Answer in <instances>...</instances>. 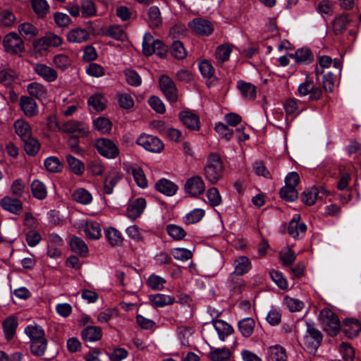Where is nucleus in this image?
Segmentation results:
<instances>
[{
    "label": "nucleus",
    "mask_w": 361,
    "mask_h": 361,
    "mask_svg": "<svg viewBox=\"0 0 361 361\" xmlns=\"http://www.w3.org/2000/svg\"><path fill=\"white\" fill-rule=\"evenodd\" d=\"M233 50V46L230 44H221L217 47L215 51V57L218 63H223L227 61Z\"/></svg>",
    "instance_id": "nucleus-38"
},
{
    "label": "nucleus",
    "mask_w": 361,
    "mask_h": 361,
    "mask_svg": "<svg viewBox=\"0 0 361 361\" xmlns=\"http://www.w3.org/2000/svg\"><path fill=\"white\" fill-rule=\"evenodd\" d=\"M343 331L348 338H352L356 336L361 331V324L357 319H345L344 322Z\"/></svg>",
    "instance_id": "nucleus-28"
},
{
    "label": "nucleus",
    "mask_w": 361,
    "mask_h": 361,
    "mask_svg": "<svg viewBox=\"0 0 361 361\" xmlns=\"http://www.w3.org/2000/svg\"><path fill=\"white\" fill-rule=\"evenodd\" d=\"M298 93L300 97H309V99L312 101L319 100L322 96V91L319 87H316L313 82L306 79L304 82L299 85Z\"/></svg>",
    "instance_id": "nucleus-10"
},
{
    "label": "nucleus",
    "mask_w": 361,
    "mask_h": 361,
    "mask_svg": "<svg viewBox=\"0 0 361 361\" xmlns=\"http://www.w3.org/2000/svg\"><path fill=\"white\" fill-rule=\"evenodd\" d=\"M16 133L23 140L32 135V129L30 124L23 119H18L14 123Z\"/></svg>",
    "instance_id": "nucleus-33"
},
{
    "label": "nucleus",
    "mask_w": 361,
    "mask_h": 361,
    "mask_svg": "<svg viewBox=\"0 0 361 361\" xmlns=\"http://www.w3.org/2000/svg\"><path fill=\"white\" fill-rule=\"evenodd\" d=\"M31 191L33 196L39 200H44L47 195L45 185L39 180H34L32 182Z\"/></svg>",
    "instance_id": "nucleus-45"
},
{
    "label": "nucleus",
    "mask_w": 361,
    "mask_h": 361,
    "mask_svg": "<svg viewBox=\"0 0 361 361\" xmlns=\"http://www.w3.org/2000/svg\"><path fill=\"white\" fill-rule=\"evenodd\" d=\"M238 88L245 99L252 100L256 97V87L254 85L244 81H239L238 82Z\"/></svg>",
    "instance_id": "nucleus-39"
},
{
    "label": "nucleus",
    "mask_w": 361,
    "mask_h": 361,
    "mask_svg": "<svg viewBox=\"0 0 361 361\" xmlns=\"http://www.w3.org/2000/svg\"><path fill=\"white\" fill-rule=\"evenodd\" d=\"M94 127L102 133H108L111 131L112 127L111 121L104 117H99L94 122Z\"/></svg>",
    "instance_id": "nucleus-52"
},
{
    "label": "nucleus",
    "mask_w": 361,
    "mask_h": 361,
    "mask_svg": "<svg viewBox=\"0 0 361 361\" xmlns=\"http://www.w3.org/2000/svg\"><path fill=\"white\" fill-rule=\"evenodd\" d=\"M170 53L173 57L177 59H183L187 55L183 44L180 41L173 42L170 49Z\"/></svg>",
    "instance_id": "nucleus-56"
},
{
    "label": "nucleus",
    "mask_w": 361,
    "mask_h": 361,
    "mask_svg": "<svg viewBox=\"0 0 361 361\" xmlns=\"http://www.w3.org/2000/svg\"><path fill=\"white\" fill-rule=\"evenodd\" d=\"M104 234L111 246L116 247L122 245L123 238L121 232L117 229L109 227L105 231Z\"/></svg>",
    "instance_id": "nucleus-34"
},
{
    "label": "nucleus",
    "mask_w": 361,
    "mask_h": 361,
    "mask_svg": "<svg viewBox=\"0 0 361 361\" xmlns=\"http://www.w3.org/2000/svg\"><path fill=\"white\" fill-rule=\"evenodd\" d=\"M5 51L12 54H17L24 50V43L22 39L15 32L7 34L3 40Z\"/></svg>",
    "instance_id": "nucleus-9"
},
{
    "label": "nucleus",
    "mask_w": 361,
    "mask_h": 361,
    "mask_svg": "<svg viewBox=\"0 0 361 361\" xmlns=\"http://www.w3.org/2000/svg\"><path fill=\"white\" fill-rule=\"evenodd\" d=\"M73 199L82 204H88L92 200V195L84 188L77 189L73 194Z\"/></svg>",
    "instance_id": "nucleus-50"
},
{
    "label": "nucleus",
    "mask_w": 361,
    "mask_h": 361,
    "mask_svg": "<svg viewBox=\"0 0 361 361\" xmlns=\"http://www.w3.org/2000/svg\"><path fill=\"white\" fill-rule=\"evenodd\" d=\"M205 212L202 209H194L183 218V222L187 224H193L199 222L204 216Z\"/></svg>",
    "instance_id": "nucleus-44"
},
{
    "label": "nucleus",
    "mask_w": 361,
    "mask_h": 361,
    "mask_svg": "<svg viewBox=\"0 0 361 361\" xmlns=\"http://www.w3.org/2000/svg\"><path fill=\"white\" fill-rule=\"evenodd\" d=\"M66 161L71 171L75 175H82L85 171L84 164L71 154H68L66 157Z\"/></svg>",
    "instance_id": "nucleus-43"
},
{
    "label": "nucleus",
    "mask_w": 361,
    "mask_h": 361,
    "mask_svg": "<svg viewBox=\"0 0 361 361\" xmlns=\"http://www.w3.org/2000/svg\"><path fill=\"white\" fill-rule=\"evenodd\" d=\"M85 236L90 240H97L101 237V228L97 222L85 221L82 226Z\"/></svg>",
    "instance_id": "nucleus-23"
},
{
    "label": "nucleus",
    "mask_w": 361,
    "mask_h": 361,
    "mask_svg": "<svg viewBox=\"0 0 361 361\" xmlns=\"http://www.w3.org/2000/svg\"><path fill=\"white\" fill-rule=\"evenodd\" d=\"M53 63L56 68L64 71L71 66L72 61L68 55L59 54L54 56Z\"/></svg>",
    "instance_id": "nucleus-47"
},
{
    "label": "nucleus",
    "mask_w": 361,
    "mask_h": 361,
    "mask_svg": "<svg viewBox=\"0 0 361 361\" xmlns=\"http://www.w3.org/2000/svg\"><path fill=\"white\" fill-rule=\"evenodd\" d=\"M318 194V188L312 187L302 193V200L306 205L312 206L315 203Z\"/></svg>",
    "instance_id": "nucleus-51"
},
{
    "label": "nucleus",
    "mask_w": 361,
    "mask_h": 361,
    "mask_svg": "<svg viewBox=\"0 0 361 361\" xmlns=\"http://www.w3.org/2000/svg\"><path fill=\"white\" fill-rule=\"evenodd\" d=\"M208 202L212 207L219 206L221 203V197L216 188L212 187L207 191Z\"/></svg>",
    "instance_id": "nucleus-63"
},
{
    "label": "nucleus",
    "mask_w": 361,
    "mask_h": 361,
    "mask_svg": "<svg viewBox=\"0 0 361 361\" xmlns=\"http://www.w3.org/2000/svg\"><path fill=\"white\" fill-rule=\"evenodd\" d=\"M34 71L47 82H54L57 79L58 74L56 70L43 63H37L34 66Z\"/></svg>",
    "instance_id": "nucleus-17"
},
{
    "label": "nucleus",
    "mask_w": 361,
    "mask_h": 361,
    "mask_svg": "<svg viewBox=\"0 0 361 361\" xmlns=\"http://www.w3.org/2000/svg\"><path fill=\"white\" fill-rule=\"evenodd\" d=\"M46 169L51 173H57L62 170L63 164L56 157H49L44 161Z\"/></svg>",
    "instance_id": "nucleus-53"
},
{
    "label": "nucleus",
    "mask_w": 361,
    "mask_h": 361,
    "mask_svg": "<svg viewBox=\"0 0 361 361\" xmlns=\"http://www.w3.org/2000/svg\"><path fill=\"white\" fill-rule=\"evenodd\" d=\"M213 326L221 341H224L227 336L233 332V327L223 320L213 321Z\"/></svg>",
    "instance_id": "nucleus-32"
},
{
    "label": "nucleus",
    "mask_w": 361,
    "mask_h": 361,
    "mask_svg": "<svg viewBox=\"0 0 361 361\" xmlns=\"http://www.w3.org/2000/svg\"><path fill=\"white\" fill-rule=\"evenodd\" d=\"M71 249L75 253L85 257L87 255L89 249L83 240L78 236H73L69 242Z\"/></svg>",
    "instance_id": "nucleus-31"
},
{
    "label": "nucleus",
    "mask_w": 361,
    "mask_h": 361,
    "mask_svg": "<svg viewBox=\"0 0 361 361\" xmlns=\"http://www.w3.org/2000/svg\"><path fill=\"white\" fill-rule=\"evenodd\" d=\"M319 321L324 331L331 336H335L340 329L339 319L329 308L326 307L320 311Z\"/></svg>",
    "instance_id": "nucleus-2"
},
{
    "label": "nucleus",
    "mask_w": 361,
    "mask_h": 361,
    "mask_svg": "<svg viewBox=\"0 0 361 361\" xmlns=\"http://www.w3.org/2000/svg\"><path fill=\"white\" fill-rule=\"evenodd\" d=\"M268 361H288L286 349L279 345L270 346L268 348Z\"/></svg>",
    "instance_id": "nucleus-22"
},
{
    "label": "nucleus",
    "mask_w": 361,
    "mask_h": 361,
    "mask_svg": "<svg viewBox=\"0 0 361 361\" xmlns=\"http://www.w3.org/2000/svg\"><path fill=\"white\" fill-rule=\"evenodd\" d=\"M188 26L192 33L201 37L211 35L214 30L212 22L202 17L193 18L188 22Z\"/></svg>",
    "instance_id": "nucleus-4"
},
{
    "label": "nucleus",
    "mask_w": 361,
    "mask_h": 361,
    "mask_svg": "<svg viewBox=\"0 0 361 361\" xmlns=\"http://www.w3.org/2000/svg\"><path fill=\"white\" fill-rule=\"evenodd\" d=\"M63 132L73 134L76 137H85L87 135L88 129L84 123L76 121H68L61 127Z\"/></svg>",
    "instance_id": "nucleus-12"
},
{
    "label": "nucleus",
    "mask_w": 361,
    "mask_h": 361,
    "mask_svg": "<svg viewBox=\"0 0 361 361\" xmlns=\"http://www.w3.org/2000/svg\"><path fill=\"white\" fill-rule=\"evenodd\" d=\"M23 142L24 149L28 155H35L40 149L39 141L30 135L29 137L22 140Z\"/></svg>",
    "instance_id": "nucleus-42"
},
{
    "label": "nucleus",
    "mask_w": 361,
    "mask_h": 361,
    "mask_svg": "<svg viewBox=\"0 0 361 361\" xmlns=\"http://www.w3.org/2000/svg\"><path fill=\"white\" fill-rule=\"evenodd\" d=\"M27 91L31 97L42 100L47 95V90L44 85L41 83L33 82L27 87Z\"/></svg>",
    "instance_id": "nucleus-27"
},
{
    "label": "nucleus",
    "mask_w": 361,
    "mask_h": 361,
    "mask_svg": "<svg viewBox=\"0 0 361 361\" xmlns=\"http://www.w3.org/2000/svg\"><path fill=\"white\" fill-rule=\"evenodd\" d=\"M32 8L39 18H44L49 11V5L46 0H31Z\"/></svg>",
    "instance_id": "nucleus-37"
},
{
    "label": "nucleus",
    "mask_w": 361,
    "mask_h": 361,
    "mask_svg": "<svg viewBox=\"0 0 361 361\" xmlns=\"http://www.w3.org/2000/svg\"><path fill=\"white\" fill-rule=\"evenodd\" d=\"M89 38V33L85 29L74 28L67 34V39L71 43H82Z\"/></svg>",
    "instance_id": "nucleus-29"
},
{
    "label": "nucleus",
    "mask_w": 361,
    "mask_h": 361,
    "mask_svg": "<svg viewBox=\"0 0 361 361\" xmlns=\"http://www.w3.org/2000/svg\"><path fill=\"white\" fill-rule=\"evenodd\" d=\"M279 256L283 266H290L295 261L296 258L294 252L290 247H286L281 250Z\"/></svg>",
    "instance_id": "nucleus-62"
},
{
    "label": "nucleus",
    "mask_w": 361,
    "mask_h": 361,
    "mask_svg": "<svg viewBox=\"0 0 361 361\" xmlns=\"http://www.w3.org/2000/svg\"><path fill=\"white\" fill-rule=\"evenodd\" d=\"M307 334L304 336V342L307 348L310 350H316L320 345L323 336L314 324L310 322H306Z\"/></svg>",
    "instance_id": "nucleus-8"
},
{
    "label": "nucleus",
    "mask_w": 361,
    "mask_h": 361,
    "mask_svg": "<svg viewBox=\"0 0 361 361\" xmlns=\"http://www.w3.org/2000/svg\"><path fill=\"white\" fill-rule=\"evenodd\" d=\"M0 205L4 210L13 214H19L23 210L22 202L18 198L9 196L4 197L1 199Z\"/></svg>",
    "instance_id": "nucleus-16"
},
{
    "label": "nucleus",
    "mask_w": 361,
    "mask_h": 361,
    "mask_svg": "<svg viewBox=\"0 0 361 361\" xmlns=\"http://www.w3.org/2000/svg\"><path fill=\"white\" fill-rule=\"evenodd\" d=\"M121 179V176L117 172L109 173L104 181V190L105 193L110 195L113 192L114 188Z\"/></svg>",
    "instance_id": "nucleus-41"
},
{
    "label": "nucleus",
    "mask_w": 361,
    "mask_h": 361,
    "mask_svg": "<svg viewBox=\"0 0 361 361\" xmlns=\"http://www.w3.org/2000/svg\"><path fill=\"white\" fill-rule=\"evenodd\" d=\"M349 23L347 15H341L336 18L333 23V30L335 34L342 33L347 27Z\"/></svg>",
    "instance_id": "nucleus-54"
},
{
    "label": "nucleus",
    "mask_w": 361,
    "mask_h": 361,
    "mask_svg": "<svg viewBox=\"0 0 361 361\" xmlns=\"http://www.w3.org/2000/svg\"><path fill=\"white\" fill-rule=\"evenodd\" d=\"M185 190L191 197H197L204 193L205 184L203 179L199 176H195L186 181Z\"/></svg>",
    "instance_id": "nucleus-11"
},
{
    "label": "nucleus",
    "mask_w": 361,
    "mask_h": 361,
    "mask_svg": "<svg viewBox=\"0 0 361 361\" xmlns=\"http://www.w3.org/2000/svg\"><path fill=\"white\" fill-rule=\"evenodd\" d=\"M255 322L250 317L241 319L238 322V329L241 334L246 338L250 337L254 331Z\"/></svg>",
    "instance_id": "nucleus-36"
},
{
    "label": "nucleus",
    "mask_w": 361,
    "mask_h": 361,
    "mask_svg": "<svg viewBox=\"0 0 361 361\" xmlns=\"http://www.w3.org/2000/svg\"><path fill=\"white\" fill-rule=\"evenodd\" d=\"M234 271L229 277V281H233L235 276H243L247 273L252 267V264L248 257L240 256L233 261Z\"/></svg>",
    "instance_id": "nucleus-14"
},
{
    "label": "nucleus",
    "mask_w": 361,
    "mask_h": 361,
    "mask_svg": "<svg viewBox=\"0 0 361 361\" xmlns=\"http://www.w3.org/2000/svg\"><path fill=\"white\" fill-rule=\"evenodd\" d=\"M279 194L282 199L288 202H294L298 197L296 188L286 185L280 190Z\"/></svg>",
    "instance_id": "nucleus-58"
},
{
    "label": "nucleus",
    "mask_w": 361,
    "mask_h": 361,
    "mask_svg": "<svg viewBox=\"0 0 361 361\" xmlns=\"http://www.w3.org/2000/svg\"><path fill=\"white\" fill-rule=\"evenodd\" d=\"M300 216H295L288 224V233L293 238H297L300 236V233H305L307 231V226L305 223L299 221Z\"/></svg>",
    "instance_id": "nucleus-24"
},
{
    "label": "nucleus",
    "mask_w": 361,
    "mask_h": 361,
    "mask_svg": "<svg viewBox=\"0 0 361 361\" xmlns=\"http://www.w3.org/2000/svg\"><path fill=\"white\" fill-rule=\"evenodd\" d=\"M126 82L131 86L137 87L142 83V79L138 73L132 69H127L124 71Z\"/></svg>",
    "instance_id": "nucleus-64"
},
{
    "label": "nucleus",
    "mask_w": 361,
    "mask_h": 361,
    "mask_svg": "<svg viewBox=\"0 0 361 361\" xmlns=\"http://www.w3.org/2000/svg\"><path fill=\"white\" fill-rule=\"evenodd\" d=\"M20 110L27 117H34L38 114V105L34 98L29 96H21L19 100Z\"/></svg>",
    "instance_id": "nucleus-13"
},
{
    "label": "nucleus",
    "mask_w": 361,
    "mask_h": 361,
    "mask_svg": "<svg viewBox=\"0 0 361 361\" xmlns=\"http://www.w3.org/2000/svg\"><path fill=\"white\" fill-rule=\"evenodd\" d=\"M19 33L25 37L31 38L37 35V29L30 23H23L18 26Z\"/></svg>",
    "instance_id": "nucleus-60"
},
{
    "label": "nucleus",
    "mask_w": 361,
    "mask_h": 361,
    "mask_svg": "<svg viewBox=\"0 0 361 361\" xmlns=\"http://www.w3.org/2000/svg\"><path fill=\"white\" fill-rule=\"evenodd\" d=\"M166 51V47L159 39H154L153 36L147 32L143 37L142 52L145 56H151L156 54L160 57H164Z\"/></svg>",
    "instance_id": "nucleus-3"
},
{
    "label": "nucleus",
    "mask_w": 361,
    "mask_h": 361,
    "mask_svg": "<svg viewBox=\"0 0 361 361\" xmlns=\"http://www.w3.org/2000/svg\"><path fill=\"white\" fill-rule=\"evenodd\" d=\"M136 143L146 150L153 153H159L164 147L163 142L159 138L147 134L140 135L137 137Z\"/></svg>",
    "instance_id": "nucleus-7"
},
{
    "label": "nucleus",
    "mask_w": 361,
    "mask_h": 361,
    "mask_svg": "<svg viewBox=\"0 0 361 361\" xmlns=\"http://www.w3.org/2000/svg\"><path fill=\"white\" fill-rule=\"evenodd\" d=\"M128 172L131 173L137 185L141 188L147 187V180L142 169L137 166H132L128 169Z\"/></svg>",
    "instance_id": "nucleus-35"
},
{
    "label": "nucleus",
    "mask_w": 361,
    "mask_h": 361,
    "mask_svg": "<svg viewBox=\"0 0 361 361\" xmlns=\"http://www.w3.org/2000/svg\"><path fill=\"white\" fill-rule=\"evenodd\" d=\"M145 207V200L142 197L137 198L128 205L126 215L130 219L134 220L140 216Z\"/></svg>",
    "instance_id": "nucleus-18"
},
{
    "label": "nucleus",
    "mask_w": 361,
    "mask_h": 361,
    "mask_svg": "<svg viewBox=\"0 0 361 361\" xmlns=\"http://www.w3.org/2000/svg\"><path fill=\"white\" fill-rule=\"evenodd\" d=\"M47 339H42L39 341L30 343L31 353L37 357H42L44 355L47 348Z\"/></svg>",
    "instance_id": "nucleus-48"
},
{
    "label": "nucleus",
    "mask_w": 361,
    "mask_h": 361,
    "mask_svg": "<svg viewBox=\"0 0 361 361\" xmlns=\"http://www.w3.org/2000/svg\"><path fill=\"white\" fill-rule=\"evenodd\" d=\"M166 231L172 238L177 240H182L186 235L185 231L176 224H169L166 226Z\"/></svg>",
    "instance_id": "nucleus-59"
},
{
    "label": "nucleus",
    "mask_w": 361,
    "mask_h": 361,
    "mask_svg": "<svg viewBox=\"0 0 361 361\" xmlns=\"http://www.w3.org/2000/svg\"><path fill=\"white\" fill-rule=\"evenodd\" d=\"M87 103L97 111H102L106 107V99L104 97L99 93L94 94L89 97Z\"/></svg>",
    "instance_id": "nucleus-46"
},
{
    "label": "nucleus",
    "mask_w": 361,
    "mask_h": 361,
    "mask_svg": "<svg viewBox=\"0 0 361 361\" xmlns=\"http://www.w3.org/2000/svg\"><path fill=\"white\" fill-rule=\"evenodd\" d=\"M81 336L85 341H97L102 338V329L99 326H88L82 331Z\"/></svg>",
    "instance_id": "nucleus-26"
},
{
    "label": "nucleus",
    "mask_w": 361,
    "mask_h": 361,
    "mask_svg": "<svg viewBox=\"0 0 361 361\" xmlns=\"http://www.w3.org/2000/svg\"><path fill=\"white\" fill-rule=\"evenodd\" d=\"M339 351L345 361H353L355 350L348 343L343 342L339 346Z\"/></svg>",
    "instance_id": "nucleus-61"
},
{
    "label": "nucleus",
    "mask_w": 361,
    "mask_h": 361,
    "mask_svg": "<svg viewBox=\"0 0 361 361\" xmlns=\"http://www.w3.org/2000/svg\"><path fill=\"white\" fill-rule=\"evenodd\" d=\"M81 13L85 18L96 15V5L92 0L81 1Z\"/></svg>",
    "instance_id": "nucleus-55"
},
{
    "label": "nucleus",
    "mask_w": 361,
    "mask_h": 361,
    "mask_svg": "<svg viewBox=\"0 0 361 361\" xmlns=\"http://www.w3.org/2000/svg\"><path fill=\"white\" fill-rule=\"evenodd\" d=\"M94 145L99 154L105 158L113 159L119 155L118 147L108 138H98Z\"/></svg>",
    "instance_id": "nucleus-5"
},
{
    "label": "nucleus",
    "mask_w": 361,
    "mask_h": 361,
    "mask_svg": "<svg viewBox=\"0 0 361 361\" xmlns=\"http://www.w3.org/2000/svg\"><path fill=\"white\" fill-rule=\"evenodd\" d=\"M288 56L295 59L296 63L304 64L310 63L314 59L312 53L307 48L299 49L294 54H289Z\"/></svg>",
    "instance_id": "nucleus-25"
},
{
    "label": "nucleus",
    "mask_w": 361,
    "mask_h": 361,
    "mask_svg": "<svg viewBox=\"0 0 361 361\" xmlns=\"http://www.w3.org/2000/svg\"><path fill=\"white\" fill-rule=\"evenodd\" d=\"M179 118L183 125L191 130H198L200 128V117L190 111H183L179 113Z\"/></svg>",
    "instance_id": "nucleus-15"
},
{
    "label": "nucleus",
    "mask_w": 361,
    "mask_h": 361,
    "mask_svg": "<svg viewBox=\"0 0 361 361\" xmlns=\"http://www.w3.org/2000/svg\"><path fill=\"white\" fill-rule=\"evenodd\" d=\"M209 357L212 361H226L230 358L231 352L226 348L215 349L210 352Z\"/></svg>",
    "instance_id": "nucleus-57"
},
{
    "label": "nucleus",
    "mask_w": 361,
    "mask_h": 361,
    "mask_svg": "<svg viewBox=\"0 0 361 361\" xmlns=\"http://www.w3.org/2000/svg\"><path fill=\"white\" fill-rule=\"evenodd\" d=\"M18 321L15 317H8L3 322V328L6 338L10 341L16 334Z\"/></svg>",
    "instance_id": "nucleus-40"
},
{
    "label": "nucleus",
    "mask_w": 361,
    "mask_h": 361,
    "mask_svg": "<svg viewBox=\"0 0 361 361\" xmlns=\"http://www.w3.org/2000/svg\"><path fill=\"white\" fill-rule=\"evenodd\" d=\"M24 332L29 337L30 343L46 338L44 330L36 323L27 326Z\"/></svg>",
    "instance_id": "nucleus-19"
},
{
    "label": "nucleus",
    "mask_w": 361,
    "mask_h": 361,
    "mask_svg": "<svg viewBox=\"0 0 361 361\" xmlns=\"http://www.w3.org/2000/svg\"><path fill=\"white\" fill-rule=\"evenodd\" d=\"M147 17V22L151 28H158L162 25L161 12L157 6H152L149 8Z\"/></svg>",
    "instance_id": "nucleus-30"
},
{
    "label": "nucleus",
    "mask_w": 361,
    "mask_h": 361,
    "mask_svg": "<svg viewBox=\"0 0 361 361\" xmlns=\"http://www.w3.org/2000/svg\"><path fill=\"white\" fill-rule=\"evenodd\" d=\"M224 164L221 157L216 153L208 155L203 169L205 179L211 184L217 183L223 177Z\"/></svg>",
    "instance_id": "nucleus-1"
},
{
    "label": "nucleus",
    "mask_w": 361,
    "mask_h": 361,
    "mask_svg": "<svg viewBox=\"0 0 361 361\" xmlns=\"http://www.w3.org/2000/svg\"><path fill=\"white\" fill-rule=\"evenodd\" d=\"M155 188L157 191L166 196L175 195L178 190V186L175 183L166 178L159 180L155 184Z\"/></svg>",
    "instance_id": "nucleus-20"
},
{
    "label": "nucleus",
    "mask_w": 361,
    "mask_h": 361,
    "mask_svg": "<svg viewBox=\"0 0 361 361\" xmlns=\"http://www.w3.org/2000/svg\"><path fill=\"white\" fill-rule=\"evenodd\" d=\"M149 302L154 307H161L172 305L175 302V298L161 293L149 295Z\"/></svg>",
    "instance_id": "nucleus-21"
},
{
    "label": "nucleus",
    "mask_w": 361,
    "mask_h": 361,
    "mask_svg": "<svg viewBox=\"0 0 361 361\" xmlns=\"http://www.w3.org/2000/svg\"><path fill=\"white\" fill-rule=\"evenodd\" d=\"M17 77L16 73L11 68H5L0 71V82L4 86H11Z\"/></svg>",
    "instance_id": "nucleus-49"
},
{
    "label": "nucleus",
    "mask_w": 361,
    "mask_h": 361,
    "mask_svg": "<svg viewBox=\"0 0 361 361\" xmlns=\"http://www.w3.org/2000/svg\"><path fill=\"white\" fill-rule=\"evenodd\" d=\"M159 87L167 100L171 103L178 101V89L174 81L167 75L163 74L159 76Z\"/></svg>",
    "instance_id": "nucleus-6"
}]
</instances>
